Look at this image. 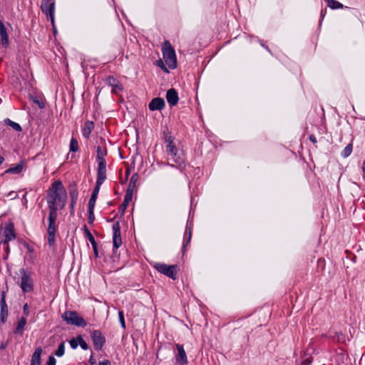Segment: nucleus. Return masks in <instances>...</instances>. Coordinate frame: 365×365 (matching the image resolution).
Segmentation results:
<instances>
[{"label":"nucleus","instance_id":"obj_9","mask_svg":"<svg viewBox=\"0 0 365 365\" xmlns=\"http://www.w3.org/2000/svg\"><path fill=\"white\" fill-rule=\"evenodd\" d=\"M91 338L92 339L94 349L96 351L102 350L106 342V337L103 335L102 332L98 329L93 330L91 332Z\"/></svg>","mask_w":365,"mask_h":365},{"label":"nucleus","instance_id":"obj_50","mask_svg":"<svg viewBox=\"0 0 365 365\" xmlns=\"http://www.w3.org/2000/svg\"><path fill=\"white\" fill-rule=\"evenodd\" d=\"M98 365H111V362L108 359H104L103 361H99Z\"/></svg>","mask_w":365,"mask_h":365},{"label":"nucleus","instance_id":"obj_32","mask_svg":"<svg viewBox=\"0 0 365 365\" xmlns=\"http://www.w3.org/2000/svg\"><path fill=\"white\" fill-rule=\"evenodd\" d=\"M353 144L349 143L341 151V156L344 158H348L352 153Z\"/></svg>","mask_w":365,"mask_h":365},{"label":"nucleus","instance_id":"obj_42","mask_svg":"<svg viewBox=\"0 0 365 365\" xmlns=\"http://www.w3.org/2000/svg\"><path fill=\"white\" fill-rule=\"evenodd\" d=\"M97 197V196L91 195L88 201V209H94Z\"/></svg>","mask_w":365,"mask_h":365},{"label":"nucleus","instance_id":"obj_16","mask_svg":"<svg viewBox=\"0 0 365 365\" xmlns=\"http://www.w3.org/2000/svg\"><path fill=\"white\" fill-rule=\"evenodd\" d=\"M107 83L112 87V93H117L123 90V87L120 81L115 77L109 76L107 77Z\"/></svg>","mask_w":365,"mask_h":365},{"label":"nucleus","instance_id":"obj_15","mask_svg":"<svg viewBox=\"0 0 365 365\" xmlns=\"http://www.w3.org/2000/svg\"><path fill=\"white\" fill-rule=\"evenodd\" d=\"M168 155L173 156L174 162L180 167L185 166V159L182 151L179 152L176 148V151L168 152Z\"/></svg>","mask_w":365,"mask_h":365},{"label":"nucleus","instance_id":"obj_37","mask_svg":"<svg viewBox=\"0 0 365 365\" xmlns=\"http://www.w3.org/2000/svg\"><path fill=\"white\" fill-rule=\"evenodd\" d=\"M118 314V319H119V322H120V327L123 329H125L126 326H125V317H124L123 312L122 310H119Z\"/></svg>","mask_w":365,"mask_h":365},{"label":"nucleus","instance_id":"obj_26","mask_svg":"<svg viewBox=\"0 0 365 365\" xmlns=\"http://www.w3.org/2000/svg\"><path fill=\"white\" fill-rule=\"evenodd\" d=\"M43 349L41 346L35 349L34 353L31 355V361L41 362V354Z\"/></svg>","mask_w":365,"mask_h":365},{"label":"nucleus","instance_id":"obj_40","mask_svg":"<svg viewBox=\"0 0 365 365\" xmlns=\"http://www.w3.org/2000/svg\"><path fill=\"white\" fill-rule=\"evenodd\" d=\"M155 65L160 67L165 73H169L168 68L165 66L163 61L161 59L157 60Z\"/></svg>","mask_w":365,"mask_h":365},{"label":"nucleus","instance_id":"obj_20","mask_svg":"<svg viewBox=\"0 0 365 365\" xmlns=\"http://www.w3.org/2000/svg\"><path fill=\"white\" fill-rule=\"evenodd\" d=\"M94 128V123L92 120H87L85 122L83 128H82V135L86 139H88Z\"/></svg>","mask_w":365,"mask_h":365},{"label":"nucleus","instance_id":"obj_12","mask_svg":"<svg viewBox=\"0 0 365 365\" xmlns=\"http://www.w3.org/2000/svg\"><path fill=\"white\" fill-rule=\"evenodd\" d=\"M177 351L175 353V363L178 365H187L188 360L184 346L182 344H176Z\"/></svg>","mask_w":365,"mask_h":365},{"label":"nucleus","instance_id":"obj_7","mask_svg":"<svg viewBox=\"0 0 365 365\" xmlns=\"http://www.w3.org/2000/svg\"><path fill=\"white\" fill-rule=\"evenodd\" d=\"M58 217V212H49L48 221V225L47 227L48 233V243L50 246H52L55 243L56 240V232L57 227L56 225V221Z\"/></svg>","mask_w":365,"mask_h":365},{"label":"nucleus","instance_id":"obj_31","mask_svg":"<svg viewBox=\"0 0 365 365\" xmlns=\"http://www.w3.org/2000/svg\"><path fill=\"white\" fill-rule=\"evenodd\" d=\"M78 150H79L78 142L76 138L72 137L70 140L69 150H70V152H72V153H76L77 151H78Z\"/></svg>","mask_w":365,"mask_h":365},{"label":"nucleus","instance_id":"obj_56","mask_svg":"<svg viewBox=\"0 0 365 365\" xmlns=\"http://www.w3.org/2000/svg\"><path fill=\"white\" fill-rule=\"evenodd\" d=\"M261 46H262V47H264V48H266V50H267L269 53H270L271 54H272V51H271V50H270V48H269L268 46H267L266 45H264L262 42L261 43Z\"/></svg>","mask_w":365,"mask_h":365},{"label":"nucleus","instance_id":"obj_38","mask_svg":"<svg viewBox=\"0 0 365 365\" xmlns=\"http://www.w3.org/2000/svg\"><path fill=\"white\" fill-rule=\"evenodd\" d=\"M22 245L27 250V252L29 254H34L35 253V249L33 245H31L29 244L26 241H22Z\"/></svg>","mask_w":365,"mask_h":365},{"label":"nucleus","instance_id":"obj_8","mask_svg":"<svg viewBox=\"0 0 365 365\" xmlns=\"http://www.w3.org/2000/svg\"><path fill=\"white\" fill-rule=\"evenodd\" d=\"M41 9L50 19L51 25L54 26L55 1L53 0H42Z\"/></svg>","mask_w":365,"mask_h":365},{"label":"nucleus","instance_id":"obj_57","mask_svg":"<svg viewBox=\"0 0 365 365\" xmlns=\"http://www.w3.org/2000/svg\"><path fill=\"white\" fill-rule=\"evenodd\" d=\"M6 347H7L6 343L2 342L0 344V349H5Z\"/></svg>","mask_w":365,"mask_h":365},{"label":"nucleus","instance_id":"obj_1","mask_svg":"<svg viewBox=\"0 0 365 365\" xmlns=\"http://www.w3.org/2000/svg\"><path fill=\"white\" fill-rule=\"evenodd\" d=\"M46 198L49 212H58V210L65 207L67 201V193L61 180H56L51 185L47 192Z\"/></svg>","mask_w":365,"mask_h":365},{"label":"nucleus","instance_id":"obj_6","mask_svg":"<svg viewBox=\"0 0 365 365\" xmlns=\"http://www.w3.org/2000/svg\"><path fill=\"white\" fill-rule=\"evenodd\" d=\"M153 267L160 273L171 278L177 279V273L179 271V267L177 264L168 265L165 263L155 262Z\"/></svg>","mask_w":365,"mask_h":365},{"label":"nucleus","instance_id":"obj_13","mask_svg":"<svg viewBox=\"0 0 365 365\" xmlns=\"http://www.w3.org/2000/svg\"><path fill=\"white\" fill-rule=\"evenodd\" d=\"M0 45L4 48L9 46V38L7 29L3 21L0 19Z\"/></svg>","mask_w":365,"mask_h":365},{"label":"nucleus","instance_id":"obj_41","mask_svg":"<svg viewBox=\"0 0 365 365\" xmlns=\"http://www.w3.org/2000/svg\"><path fill=\"white\" fill-rule=\"evenodd\" d=\"M165 148H166V152L167 153L168 152H173V150L174 151H176V145L174 143V140L170 142V143H165Z\"/></svg>","mask_w":365,"mask_h":365},{"label":"nucleus","instance_id":"obj_27","mask_svg":"<svg viewBox=\"0 0 365 365\" xmlns=\"http://www.w3.org/2000/svg\"><path fill=\"white\" fill-rule=\"evenodd\" d=\"M4 123L5 125L12 128L15 131H17V132L22 131L21 126L19 123L10 120L9 118H5L4 120Z\"/></svg>","mask_w":365,"mask_h":365},{"label":"nucleus","instance_id":"obj_34","mask_svg":"<svg viewBox=\"0 0 365 365\" xmlns=\"http://www.w3.org/2000/svg\"><path fill=\"white\" fill-rule=\"evenodd\" d=\"M31 99L35 104L38 105L39 108L43 109L45 108V106H46L45 101H43V99L41 97L32 96Z\"/></svg>","mask_w":365,"mask_h":365},{"label":"nucleus","instance_id":"obj_33","mask_svg":"<svg viewBox=\"0 0 365 365\" xmlns=\"http://www.w3.org/2000/svg\"><path fill=\"white\" fill-rule=\"evenodd\" d=\"M65 354V341H62L58 346V349L54 351L53 354L57 357H61Z\"/></svg>","mask_w":365,"mask_h":365},{"label":"nucleus","instance_id":"obj_59","mask_svg":"<svg viewBox=\"0 0 365 365\" xmlns=\"http://www.w3.org/2000/svg\"><path fill=\"white\" fill-rule=\"evenodd\" d=\"M129 175H130V170L127 169L125 171V181L127 180Z\"/></svg>","mask_w":365,"mask_h":365},{"label":"nucleus","instance_id":"obj_62","mask_svg":"<svg viewBox=\"0 0 365 365\" xmlns=\"http://www.w3.org/2000/svg\"><path fill=\"white\" fill-rule=\"evenodd\" d=\"M330 336H333V335L331 333L322 334L323 337H329V338H330Z\"/></svg>","mask_w":365,"mask_h":365},{"label":"nucleus","instance_id":"obj_55","mask_svg":"<svg viewBox=\"0 0 365 365\" xmlns=\"http://www.w3.org/2000/svg\"><path fill=\"white\" fill-rule=\"evenodd\" d=\"M311 362L308 359H305L302 361L300 365H310Z\"/></svg>","mask_w":365,"mask_h":365},{"label":"nucleus","instance_id":"obj_28","mask_svg":"<svg viewBox=\"0 0 365 365\" xmlns=\"http://www.w3.org/2000/svg\"><path fill=\"white\" fill-rule=\"evenodd\" d=\"M330 338L338 343H345L346 336L341 331H336L333 336H330Z\"/></svg>","mask_w":365,"mask_h":365},{"label":"nucleus","instance_id":"obj_51","mask_svg":"<svg viewBox=\"0 0 365 365\" xmlns=\"http://www.w3.org/2000/svg\"><path fill=\"white\" fill-rule=\"evenodd\" d=\"M309 140L313 143L314 144H316L317 143V138L314 135L312 134L309 136Z\"/></svg>","mask_w":365,"mask_h":365},{"label":"nucleus","instance_id":"obj_61","mask_svg":"<svg viewBox=\"0 0 365 365\" xmlns=\"http://www.w3.org/2000/svg\"><path fill=\"white\" fill-rule=\"evenodd\" d=\"M41 362L31 361L30 365H41Z\"/></svg>","mask_w":365,"mask_h":365},{"label":"nucleus","instance_id":"obj_24","mask_svg":"<svg viewBox=\"0 0 365 365\" xmlns=\"http://www.w3.org/2000/svg\"><path fill=\"white\" fill-rule=\"evenodd\" d=\"M24 166V163L23 161H21L19 163L7 169L5 171V173H12V174H19L23 170Z\"/></svg>","mask_w":365,"mask_h":365},{"label":"nucleus","instance_id":"obj_18","mask_svg":"<svg viewBox=\"0 0 365 365\" xmlns=\"http://www.w3.org/2000/svg\"><path fill=\"white\" fill-rule=\"evenodd\" d=\"M165 106L163 98L157 97L154 98L149 103V109L152 111L161 110Z\"/></svg>","mask_w":365,"mask_h":365},{"label":"nucleus","instance_id":"obj_2","mask_svg":"<svg viewBox=\"0 0 365 365\" xmlns=\"http://www.w3.org/2000/svg\"><path fill=\"white\" fill-rule=\"evenodd\" d=\"M20 278L18 284L23 293H29L34 290L35 281L31 269L21 268L19 269Z\"/></svg>","mask_w":365,"mask_h":365},{"label":"nucleus","instance_id":"obj_23","mask_svg":"<svg viewBox=\"0 0 365 365\" xmlns=\"http://www.w3.org/2000/svg\"><path fill=\"white\" fill-rule=\"evenodd\" d=\"M138 178L139 175L138 173H135L133 174L130 179L129 184L126 190L127 193H130L133 195V190L136 186V182L138 180Z\"/></svg>","mask_w":365,"mask_h":365},{"label":"nucleus","instance_id":"obj_64","mask_svg":"<svg viewBox=\"0 0 365 365\" xmlns=\"http://www.w3.org/2000/svg\"><path fill=\"white\" fill-rule=\"evenodd\" d=\"M22 241H25V240H23V239H18V242H19V244H21V245H22Z\"/></svg>","mask_w":365,"mask_h":365},{"label":"nucleus","instance_id":"obj_10","mask_svg":"<svg viewBox=\"0 0 365 365\" xmlns=\"http://www.w3.org/2000/svg\"><path fill=\"white\" fill-rule=\"evenodd\" d=\"M4 239L0 242V243L3 245H6L9 243V242L16 239V235L14 224L11 221H9L5 224L4 227Z\"/></svg>","mask_w":365,"mask_h":365},{"label":"nucleus","instance_id":"obj_47","mask_svg":"<svg viewBox=\"0 0 365 365\" xmlns=\"http://www.w3.org/2000/svg\"><path fill=\"white\" fill-rule=\"evenodd\" d=\"M56 359L53 356V355H51L48 356V361L46 362V365H56Z\"/></svg>","mask_w":365,"mask_h":365},{"label":"nucleus","instance_id":"obj_3","mask_svg":"<svg viewBox=\"0 0 365 365\" xmlns=\"http://www.w3.org/2000/svg\"><path fill=\"white\" fill-rule=\"evenodd\" d=\"M98 145L96 147V162L98 163L97 172L106 173V157L108 155V149L106 140L100 138Z\"/></svg>","mask_w":365,"mask_h":365},{"label":"nucleus","instance_id":"obj_46","mask_svg":"<svg viewBox=\"0 0 365 365\" xmlns=\"http://www.w3.org/2000/svg\"><path fill=\"white\" fill-rule=\"evenodd\" d=\"M23 313H24V316L23 317H25L26 318V317H28L29 315V307L27 303H25L23 306Z\"/></svg>","mask_w":365,"mask_h":365},{"label":"nucleus","instance_id":"obj_54","mask_svg":"<svg viewBox=\"0 0 365 365\" xmlns=\"http://www.w3.org/2000/svg\"><path fill=\"white\" fill-rule=\"evenodd\" d=\"M35 257L36 256L34 255V254H29V260L33 263Z\"/></svg>","mask_w":365,"mask_h":365},{"label":"nucleus","instance_id":"obj_29","mask_svg":"<svg viewBox=\"0 0 365 365\" xmlns=\"http://www.w3.org/2000/svg\"><path fill=\"white\" fill-rule=\"evenodd\" d=\"M163 135L165 143H170V142L174 140L172 133L168 127H165L164 130H163Z\"/></svg>","mask_w":365,"mask_h":365},{"label":"nucleus","instance_id":"obj_17","mask_svg":"<svg viewBox=\"0 0 365 365\" xmlns=\"http://www.w3.org/2000/svg\"><path fill=\"white\" fill-rule=\"evenodd\" d=\"M106 179V173L97 172V178L96 182V186L94 187L92 195L98 197L100 191V187Z\"/></svg>","mask_w":365,"mask_h":365},{"label":"nucleus","instance_id":"obj_44","mask_svg":"<svg viewBox=\"0 0 365 365\" xmlns=\"http://www.w3.org/2000/svg\"><path fill=\"white\" fill-rule=\"evenodd\" d=\"M0 305H1V307H8L6 302V292L5 291L1 292Z\"/></svg>","mask_w":365,"mask_h":365},{"label":"nucleus","instance_id":"obj_49","mask_svg":"<svg viewBox=\"0 0 365 365\" xmlns=\"http://www.w3.org/2000/svg\"><path fill=\"white\" fill-rule=\"evenodd\" d=\"M76 205V202H71V203H70L69 209H70V215L71 216H73L74 215Z\"/></svg>","mask_w":365,"mask_h":365},{"label":"nucleus","instance_id":"obj_43","mask_svg":"<svg viewBox=\"0 0 365 365\" xmlns=\"http://www.w3.org/2000/svg\"><path fill=\"white\" fill-rule=\"evenodd\" d=\"M69 344L71 346V348L73 349H76L78 348L79 343L77 339V336L69 341Z\"/></svg>","mask_w":365,"mask_h":365},{"label":"nucleus","instance_id":"obj_36","mask_svg":"<svg viewBox=\"0 0 365 365\" xmlns=\"http://www.w3.org/2000/svg\"><path fill=\"white\" fill-rule=\"evenodd\" d=\"M77 339L78 341L79 345L81 348L83 350H88L89 349V346L86 342V341L83 339V336L81 335L77 336Z\"/></svg>","mask_w":365,"mask_h":365},{"label":"nucleus","instance_id":"obj_19","mask_svg":"<svg viewBox=\"0 0 365 365\" xmlns=\"http://www.w3.org/2000/svg\"><path fill=\"white\" fill-rule=\"evenodd\" d=\"M166 99L170 106H176L179 101L178 93L174 88L168 90L166 93Z\"/></svg>","mask_w":365,"mask_h":365},{"label":"nucleus","instance_id":"obj_63","mask_svg":"<svg viewBox=\"0 0 365 365\" xmlns=\"http://www.w3.org/2000/svg\"><path fill=\"white\" fill-rule=\"evenodd\" d=\"M4 161V157H2L1 155H0V164H1Z\"/></svg>","mask_w":365,"mask_h":365},{"label":"nucleus","instance_id":"obj_52","mask_svg":"<svg viewBox=\"0 0 365 365\" xmlns=\"http://www.w3.org/2000/svg\"><path fill=\"white\" fill-rule=\"evenodd\" d=\"M91 245H92V247H93V250H96L98 248V244L96 241V240H93L92 241H90Z\"/></svg>","mask_w":365,"mask_h":365},{"label":"nucleus","instance_id":"obj_22","mask_svg":"<svg viewBox=\"0 0 365 365\" xmlns=\"http://www.w3.org/2000/svg\"><path fill=\"white\" fill-rule=\"evenodd\" d=\"M69 195L71 198V202H74L78 200V190L76 183H73L70 185L68 187Z\"/></svg>","mask_w":365,"mask_h":365},{"label":"nucleus","instance_id":"obj_53","mask_svg":"<svg viewBox=\"0 0 365 365\" xmlns=\"http://www.w3.org/2000/svg\"><path fill=\"white\" fill-rule=\"evenodd\" d=\"M9 197H11V199H15L18 197V195L16 194L14 191H11L8 194Z\"/></svg>","mask_w":365,"mask_h":365},{"label":"nucleus","instance_id":"obj_39","mask_svg":"<svg viewBox=\"0 0 365 365\" xmlns=\"http://www.w3.org/2000/svg\"><path fill=\"white\" fill-rule=\"evenodd\" d=\"M83 228V230H84L85 235H86V237H87V239L88 240L89 242L92 241L93 240L95 239L93 235L91 234V232L88 230V228L86 226V225H84Z\"/></svg>","mask_w":365,"mask_h":365},{"label":"nucleus","instance_id":"obj_21","mask_svg":"<svg viewBox=\"0 0 365 365\" xmlns=\"http://www.w3.org/2000/svg\"><path fill=\"white\" fill-rule=\"evenodd\" d=\"M133 195L130 194V193H127V192L125 193L123 202L120 205V207L118 208L119 212L120 213L121 216L124 215L128 205H129L130 202L132 200Z\"/></svg>","mask_w":365,"mask_h":365},{"label":"nucleus","instance_id":"obj_25","mask_svg":"<svg viewBox=\"0 0 365 365\" xmlns=\"http://www.w3.org/2000/svg\"><path fill=\"white\" fill-rule=\"evenodd\" d=\"M187 232H188V237H187V239L184 240V242H183V244H182V254H184L185 252L186 246H187L190 244V240H191V236H192L191 226H188L187 225L186 228H185V235H187Z\"/></svg>","mask_w":365,"mask_h":365},{"label":"nucleus","instance_id":"obj_58","mask_svg":"<svg viewBox=\"0 0 365 365\" xmlns=\"http://www.w3.org/2000/svg\"><path fill=\"white\" fill-rule=\"evenodd\" d=\"M5 245L4 250H5V251L6 252V254H8V255H9V250H10V249H9V244L7 243V244H6V245Z\"/></svg>","mask_w":365,"mask_h":365},{"label":"nucleus","instance_id":"obj_30","mask_svg":"<svg viewBox=\"0 0 365 365\" xmlns=\"http://www.w3.org/2000/svg\"><path fill=\"white\" fill-rule=\"evenodd\" d=\"M327 6L331 9H339L344 8V5L336 0H325Z\"/></svg>","mask_w":365,"mask_h":365},{"label":"nucleus","instance_id":"obj_5","mask_svg":"<svg viewBox=\"0 0 365 365\" xmlns=\"http://www.w3.org/2000/svg\"><path fill=\"white\" fill-rule=\"evenodd\" d=\"M61 317L68 324L78 327H86L87 326L86 320L76 311H66Z\"/></svg>","mask_w":365,"mask_h":365},{"label":"nucleus","instance_id":"obj_14","mask_svg":"<svg viewBox=\"0 0 365 365\" xmlns=\"http://www.w3.org/2000/svg\"><path fill=\"white\" fill-rule=\"evenodd\" d=\"M26 318L25 317H21L15 325V328L13 331L14 334L22 336L26 329Z\"/></svg>","mask_w":365,"mask_h":365},{"label":"nucleus","instance_id":"obj_48","mask_svg":"<svg viewBox=\"0 0 365 365\" xmlns=\"http://www.w3.org/2000/svg\"><path fill=\"white\" fill-rule=\"evenodd\" d=\"M88 362L91 365H95L96 364V360L94 358V353L91 351V354L89 357Z\"/></svg>","mask_w":365,"mask_h":365},{"label":"nucleus","instance_id":"obj_60","mask_svg":"<svg viewBox=\"0 0 365 365\" xmlns=\"http://www.w3.org/2000/svg\"><path fill=\"white\" fill-rule=\"evenodd\" d=\"M93 250V253H94V255L96 257H98V248L96 249V250Z\"/></svg>","mask_w":365,"mask_h":365},{"label":"nucleus","instance_id":"obj_35","mask_svg":"<svg viewBox=\"0 0 365 365\" xmlns=\"http://www.w3.org/2000/svg\"><path fill=\"white\" fill-rule=\"evenodd\" d=\"M9 316V309L6 307H1V322L4 324Z\"/></svg>","mask_w":365,"mask_h":365},{"label":"nucleus","instance_id":"obj_45","mask_svg":"<svg viewBox=\"0 0 365 365\" xmlns=\"http://www.w3.org/2000/svg\"><path fill=\"white\" fill-rule=\"evenodd\" d=\"M95 220L94 209H88V223L93 224Z\"/></svg>","mask_w":365,"mask_h":365},{"label":"nucleus","instance_id":"obj_11","mask_svg":"<svg viewBox=\"0 0 365 365\" xmlns=\"http://www.w3.org/2000/svg\"><path fill=\"white\" fill-rule=\"evenodd\" d=\"M113 230V251L118 250L122 245L120 226L118 221L115 222L112 225Z\"/></svg>","mask_w":365,"mask_h":365},{"label":"nucleus","instance_id":"obj_4","mask_svg":"<svg viewBox=\"0 0 365 365\" xmlns=\"http://www.w3.org/2000/svg\"><path fill=\"white\" fill-rule=\"evenodd\" d=\"M162 51L165 64L170 69H175L177 67L176 54L175 49L168 41H164Z\"/></svg>","mask_w":365,"mask_h":365}]
</instances>
